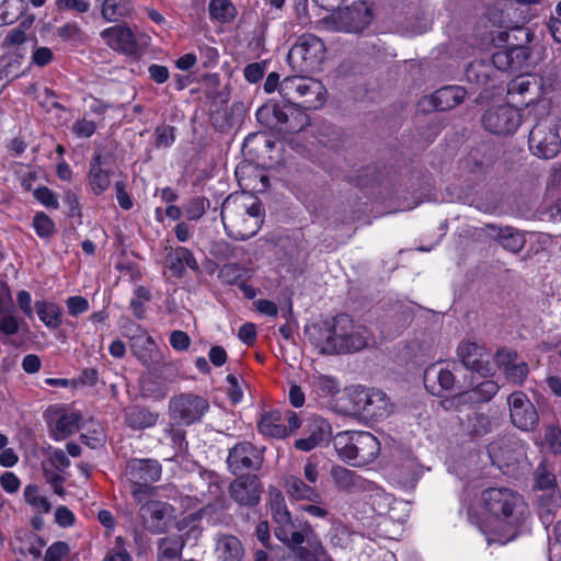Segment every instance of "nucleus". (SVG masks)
Instances as JSON below:
<instances>
[{
    "mask_svg": "<svg viewBox=\"0 0 561 561\" xmlns=\"http://www.w3.org/2000/svg\"><path fill=\"white\" fill-rule=\"evenodd\" d=\"M310 340L321 354L357 352L365 348L370 332L365 325L355 324L345 313L337 314L332 323L313 327Z\"/></svg>",
    "mask_w": 561,
    "mask_h": 561,
    "instance_id": "1",
    "label": "nucleus"
},
{
    "mask_svg": "<svg viewBox=\"0 0 561 561\" xmlns=\"http://www.w3.org/2000/svg\"><path fill=\"white\" fill-rule=\"evenodd\" d=\"M271 513L276 524L274 534L278 540L289 548L309 546L311 556L322 552V542L308 520L293 517L287 508L283 494L272 489L270 492Z\"/></svg>",
    "mask_w": 561,
    "mask_h": 561,
    "instance_id": "2",
    "label": "nucleus"
},
{
    "mask_svg": "<svg viewBox=\"0 0 561 561\" xmlns=\"http://www.w3.org/2000/svg\"><path fill=\"white\" fill-rule=\"evenodd\" d=\"M482 502L489 516L508 533L500 540L501 543L514 539L516 528L529 515L528 505L523 496L508 488H489L482 493Z\"/></svg>",
    "mask_w": 561,
    "mask_h": 561,
    "instance_id": "3",
    "label": "nucleus"
},
{
    "mask_svg": "<svg viewBox=\"0 0 561 561\" xmlns=\"http://www.w3.org/2000/svg\"><path fill=\"white\" fill-rule=\"evenodd\" d=\"M221 220L230 238L248 240L256 234L263 222L260 203L244 193L229 195L221 206Z\"/></svg>",
    "mask_w": 561,
    "mask_h": 561,
    "instance_id": "4",
    "label": "nucleus"
},
{
    "mask_svg": "<svg viewBox=\"0 0 561 561\" xmlns=\"http://www.w3.org/2000/svg\"><path fill=\"white\" fill-rule=\"evenodd\" d=\"M334 448L341 460L355 467L373 462L380 451V443L369 432H340L333 439Z\"/></svg>",
    "mask_w": 561,
    "mask_h": 561,
    "instance_id": "5",
    "label": "nucleus"
},
{
    "mask_svg": "<svg viewBox=\"0 0 561 561\" xmlns=\"http://www.w3.org/2000/svg\"><path fill=\"white\" fill-rule=\"evenodd\" d=\"M324 42L313 34H302L289 49L287 61L291 69L301 75L312 73L321 69L325 59Z\"/></svg>",
    "mask_w": 561,
    "mask_h": 561,
    "instance_id": "6",
    "label": "nucleus"
},
{
    "mask_svg": "<svg viewBox=\"0 0 561 561\" xmlns=\"http://www.w3.org/2000/svg\"><path fill=\"white\" fill-rule=\"evenodd\" d=\"M209 409L208 399L193 392H183L169 400L170 419L183 426L201 422Z\"/></svg>",
    "mask_w": 561,
    "mask_h": 561,
    "instance_id": "7",
    "label": "nucleus"
},
{
    "mask_svg": "<svg viewBox=\"0 0 561 561\" xmlns=\"http://www.w3.org/2000/svg\"><path fill=\"white\" fill-rule=\"evenodd\" d=\"M354 410L364 417L382 420L392 412V405L385 392L378 389H363L353 394Z\"/></svg>",
    "mask_w": 561,
    "mask_h": 561,
    "instance_id": "8",
    "label": "nucleus"
},
{
    "mask_svg": "<svg viewBox=\"0 0 561 561\" xmlns=\"http://www.w3.org/2000/svg\"><path fill=\"white\" fill-rule=\"evenodd\" d=\"M528 142L530 151L543 159L556 157L561 148L560 134L548 121H540L533 127Z\"/></svg>",
    "mask_w": 561,
    "mask_h": 561,
    "instance_id": "9",
    "label": "nucleus"
},
{
    "mask_svg": "<svg viewBox=\"0 0 561 561\" xmlns=\"http://www.w3.org/2000/svg\"><path fill=\"white\" fill-rule=\"evenodd\" d=\"M301 425L298 413L291 410H275L262 415L259 422L261 434L272 438H285Z\"/></svg>",
    "mask_w": 561,
    "mask_h": 561,
    "instance_id": "10",
    "label": "nucleus"
},
{
    "mask_svg": "<svg viewBox=\"0 0 561 561\" xmlns=\"http://www.w3.org/2000/svg\"><path fill=\"white\" fill-rule=\"evenodd\" d=\"M483 126L492 134L506 136L516 131L520 125V114L510 105L489 108L483 115Z\"/></svg>",
    "mask_w": 561,
    "mask_h": 561,
    "instance_id": "11",
    "label": "nucleus"
},
{
    "mask_svg": "<svg viewBox=\"0 0 561 561\" xmlns=\"http://www.w3.org/2000/svg\"><path fill=\"white\" fill-rule=\"evenodd\" d=\"M510 407V416L514 426L524 432L533 431L538 422L539 415L528 397L522 392H513L507 398Z\"/></svg>",
    "mask_w": 561,
    "mask_h": 561,
    "instance_id": "12",
    "label": "nucleus"
},
{
    "mask_svg": "<svg viewBox=\"0 0 561 561\" xmlns=\"http://www.w3.org/2000/svg\"><path fill=\"white\" fill-rule=\"evenodd\" d=\"M263 462V449L250 442L237 444L229 450L227 463L233 474L244 470H257Z\"/></svg>",
    "mask_w": 561,
    "mask_h": 561,
    "instance_id": "13",
    "label": "nucleus"
},
{
    "mask_svg": "<svg viewBox=\"0 0 561 561\" xmlns=\"http://www.w3.org/2000/svg\"><path fill=\"white\" fill-rule=\"evenodd\" d=\"M500 387L495 381L484 380L472 389L443 401L442 404L446 410L457 409L461 411L465 405H474L491 400L497 393Z\"/></svg>",
    "mask_w": 561,
    "mask_h": 561,
    "instance_id": "14",
    "label": "nucleus"
},
{
    "mask_svg": "<svg viewBox=\"0 0 561 561\" xmlns=\"http://www.w3.org/2000/svg\"><path fill=\"white\" fill-rule=\"evenodd\" d=\"M457 355L467 369L478 373L482 377L493 373V367L489 360L490 354L477 343L461 342L457 348Z\"/></svg>",
    "mask_w": 561,
    "mask_h": 561,
    "instance_id": "15",
    "label": "nucleus"
},
{
    "mask_svg": "<svg viewBox=\"0 0 561 561\" xmlns=\"http://www.w3.org/2000/svg\"><path fill=\"white\" fill-rule=\"evenodd\" d=\"M262 485L256 476H242L234 479L229 485L231 499L240 506L253 507L259 504Z\"/></svg>",
    "mask_w": 561,
    "mask_h": 561,
    "instance_id": "16",
    "label": "nucleus"
},
{
    "mask_svg": "<svg viewBox=\"0 0 561 561\" xmlns=\"http://www.w3.org/2000/svg\"><path fill=\"white\" fill-rule=\"evenodd\" d=\"M530 53L528 47L515 45L507 49L497 50L492 55L490 61L492 70L522 71L527 67Z\"/></svg>",
    "mask_w": 561,
    "mask_h": 561,
    "instance_id": "17",
    "label": "nucleus"
},
{
    "mask_svg": "<svg viewBox=\"0 0 561 561\" xmlns=\"http://www.w3.org/2000/svg\"><path fill=\"white\" fill-rule=\"evenodd\" d=\"M162 467L154 459H130L125 467L128 483H153L160 480Z\"/></svg>",
    "mask_w": 561,
    "mask_h": 561,
    "instance_id": "18",
    "label": "nucleus"
},
{
    "mask_svg": "<svg viewBox=\"0 0 561 561\" xmlns=\"http://www.w3.org/2000/svg\"><path fill=\"white\" fill-rule=\"evenodd\" d=\"M489 454L494 460L508 466L526 456V444L514 436L503 437L490 444Z\"/></svg>",
    "mask_w": 561,
    "mask_h": 561,
    "instance_id": "19",
    "label": "nucleus"
},
{
    "mask_svg": "<svg viewBox=\"0 0 561 561\" xmlns=\"http://www.w3.org/2000/svg\"><path fill=\"white\" fill-rule=\"evenodd\" d=\"M172 506L160 501H148L140 506V514L147 529L152 534H162L168 526V517L172 513Z\"/></svg>",
    "mask_w": 561,
    "mask_h": 561,
    "instance_id": "20",
    "label": "nucleus"
},
{
    "mask_svg": "<svg viewBox=\"0 0 561 561\" xmlns=\"http://www.w3.org/2000/svg\"><path fill=\"white\" fill-rule=\"evenodd\" d=\"M101 37L108 47L126 55H135L138 50L135 34L126 25L107 27L101 32Z\"/></svg>",
    "mask_w": 561,
    "mask_h": 561,
    "instance_id": "21",
    "label": "nucleus"
},
{
    "mask_svg": "<svg viewBox=\"0 0 561 561\" xmlns=\"http://www.w3.org/2000/svg\"><path fill=\"white\" fill-rule=\"evenodd\" d=\"M541 81L533 76H519L507 88L512 101L525 105L536 102L540 96Z\"/></svg>",
    "mask_w": 561,
    "mask_h": 561,
    "instance_id": "22",
    "label": "nucleus"
},
{
    "mask_svg": "<svg viewBox=\"0 0 561 561\" xmlns=\"http://www.w3.org/2000/svg\"><path fill=\"white\" fill-rule=\"evenodd\" d=\"M488 234L497 241L506 251L517 254L526 244V233L511 226H485Z\"/></svg>",
    "mask_w": 561,
    "mask_h": 561,
    "instance_id": "23",
    "label": "nucleus"
},
{
    "mask_svg": "<svg viewBox=\"0 0 561 561\" xmlns=\"http://www.w3.org/2000/svg\"><path fill=\"white\" fill-rule=\"evenodd\" d=\"M495 360L499 367L503 368L506 379L513 383L522 385L529 373L527 363L517 362V353L514 351L499 350Z\"/></svg>",
    "mask_w": 561,
    "mask_h": 561,
    "instance_id": "24",
    "label": "nucleus"
},
{
    "mask_svg": "<svg viewBox=\"0 0 561 561\" xmlns=\"http://www.w3.org/2000/svg\"><path fill=\"white\" fill-rule=\"evenodd\" d=\"M408 518V504L397 500L385 517L378 522L380 535L394 538L402 530V525Z\"/></svg>",
    "mask_w": 561,
    "mask_h": 561,
    "instance_id": "25",
    "label": "nucleus"
},
{
    "mask_svg": "<svg viewBox=\"0 0 561 561\" xmlns=\"http://www.w3.org/2000/svg\"><path fill=\"white\" fill-rule=\"evenodd\" d=\"M330 474L333 479L335 486L339 490L346 492L367 491L371 486V482L367 481L355 471L344 468L342 466H333Z\"/></svg>",
    "mask_w": 561,
    "mask_h": 561,
    "instance_id": "26",
    "label": "nucleus"
},
{
    "mask_svg": "<svg viewBox=\"0 0 561 561\" xmlns=\"http://www.w3.org/2000/svg\"><path fill=\"white\" fill-rule=\"evenodd\" d=\"M307 436L295 442V447L301 451H310L330 437V424L321 417H314L310 421L307 430Z\"/></svg>",
    "mask_w": 561,
    "mask_h": 561,
    "instance_id": "27",
    "label": "nucleus"
},
{
    "mask_svg": "<svg viewBox=\"0 0 561 561\" xmlns=\"http://www.w3.org/2000/svg\"><path fill=\"white\" fill-rule=\"evenodd\" d=\"M167 267L175 277H183L186 268L199 272V265L192 251L185 247L171 249L165 257Z\"/></svg>",
    "mask_w": 561,
    "mask_h": 561,
    "instance_id": "28",
    "label": "nucleus"
},
{
    "mask_svg": "<svg viewBox=\"0 0 561 561\" xmlns=\"http://www.w3.org/2000/svg\"><path fill=\"white\" fill-rule=\"evenodd\" d=\"M425 387L433 393L438 394L440 390H450L455 385L453 371L438 364L428 366L424 371Z\"/></svg>",
    "mask_w": 561,
    "mask_h": 561,
    "instance_id": "29",
    "label": "nucleus"
},
{
    "mask_svg": "<svg viewBox=\"0 0 561 561\" xmlns=\"http://www.w3.org/2000/svg\"><path fill=\"white\" fill-rule=\"evenodd\" d=\"M82 416L78 412L56 411L50 423L51 434L55 440H64L78 432Z\"/></svg>",
    "mask_w": 561,
    "mask_h": 561,
    "instance_id": "30",
    "label": "nucleus"
},
{
    "mask_svg": "<svg viewBox=\"0 0 561 561\" xmlns=\"http://www.w3.org/2000/svg\"><path fill=\"white\" fill-rule=\"evenodd\" d=\"M297 82V100L304 99L302 105L305 108H317L322 104L323 87L319 81L299 73Z\"/></svg>",
    "mask_w": 561,
    "mask_h": 561,
    "instance_id": "31",
    "label": "nucleus"
},
{
    "mask_svg": "<svg viewBox=\"0 0 561 561\" xmlns=\"http://www.w3.org/2000/svg\"><path fill=\"white\" fill-rule=\"evenodd\" d=\"M341 28L347 33L362 32L371 21L369 10L364 7H352L342 11L339 15Z\"/></svg>",
    "mask_w": 561,
    "mask_h": 561,
    "instance_id": "32",
    "label": "nucleus"
},
{
    "mask_svg": "<svg viewBox=\"0 0 561 561\" xmlns=\"http://www.w3.org/2000/svg\"><path fill=\"white\" fill-rule=\"evenodd\" d=\"M466 90L459 85H447L438 89L432 96L431 103L437 111H448L459 105L466 98Z\"/></svg>",
    "mask_w": 561,
    "mask_h": 561,
    "instance_id": "33",
    "label": "nucleus"
},
{
    "mask_svg": "<svg viewBox=\"0 0 561 561\" xmlns=\"http://www.w3.org/2000/svg\"><path fill=\"white\" fill-rule=\"evenodd\" d=\"M460 425L471 436H483L492 431L491 417L479 410H471L460 417Z\"/></svg>",
    "mask_w": 561,
    "mask_h": 561,
    "instance_id": "34",
    "label": "nucleus"
},
{
    "mask_svg": "<svg viewBox=\"0 0 561 561\" xmlns=\"http://www.w3.org/2000/svg\"><path fill=\"white\" fill-rule=\"evenodd\" d=\"M466 80L476 87H494V71L489 61L474 60L465 71Z\"/></svg>",
    "mask_w": 561,
    "mask_h": 561,
    "instance_id": "35",
    "label": "nucleus"
},
{
    "mask_svg": "<svg viewBox=\"0 0 561 561\" xmlns=\"http://www.w3.org/2000/svg\"><path fill=\"white\" fill-rule=\"evenodd\" d=\"M285 490L286 493L296 501H310L318 503L321 497L313 486L306 484L300 478L295 476L286 477Z\"/></svg>",
    "mask_w": 561,
    "mask_h": 561,
    "instance_id": "36",
    "label": "nucleus"
},
{
    "mask_svg": "<svg viewBox=\"0 0 561 561\" xmlns=\"http://www.w3.org/2000/svg\"><path fill=\"white\" fill-rule=\"evenodd\" d=\"M159 420V413L146 408L131 407L125 411V422L133 430H145L153 426Z\"/></svg>",
    "mask_w": 561,
    "mask_h": 561,
    "instance_id": "37",
    "label": "nucleus"
},
{
    "mask_svg": "<svg viewBox=\"0 0 561 561\" xmlns=\"http://www.w3.org/2000/svg\"><path fill=\"white\" fill-rule=\"evenodd\" d=\"M216 551L224 561H241L244 549L241 541L232 535H224L217 539Z\"/></svg>",
    "mask_w": 561,
    "mask_h": 561,
    "instance_id": "38",
    "label": "nucleus"
},
{
    "mask_svg": "<svg viewBox=\"0 0 561 561\" xmlns=\"http://www.w3.org/2000/svg\"><path fill=\"white\" fill-rule=\"evenodd\" d=\"M283 113L286 117L282 119L280 130L286 133H297L309 125V116L296 104L285 105Z\"/></svg>",
    "mask_w": 561,
    "mask_h": 561,
    "instance_id": "39",
    "label": "nucleus"
},
{
    "mask_svg": "<svg viewBox=\"0 0 561 561\" xmlns=\"http://www.w3.org/2000/svg\"><path fill=\"white\" fill-rule=\"evenodd\" d=\"M35 309L39 320L48 329H57L61 324L62 310L57 304L47 300H36Z\"/></svg>",
    "mask_w": 561,
    "mask_h": 561,
    "instance_id": "40",
    "label": "nucleus"
},
{
    "mask_svg": "<svg viewBox=\"0 0 561 561\" xmlns=\"http://www.w3.org/2000/svg\"><path fill=\"white\" fill-rule=\"evenodd\" d=\"M421 474V466L413 458H408L394 470L396 479L403 488L407 489L414 488Z\"/></svg>",
    "mask_w": 561,
    "mask_h": 561,
    "instance_id": "41",
    "label": "nucleus"
},
{
    "mask_svg": "<svg viewBox=\"0 0 561 561\" xmlns=\"http://www.w3.org/2000/svg\"><path fill=\"white\" fill-rule=\"evenodd\" d=\"M133 11L130 0H104L101 8L102 18L106 22H118Z\"/></svg>",
    "mask_w": 561,
    "mask_h": 561,
    "instance_id": "42",
    "label": "nucleus"
},
{
    "mask_svg": "<svg viewBox=\"0 0 561 561\" xmlns=\"http://www.w3.org/2000/svg\"><path fill=\"white\" fill-rule=\"evenodd\" d=\"M184 541L181 536L161 538L158 542L159 561H180Z\"/></svg>",
    "mask_w": 561,
    "mask_h": 561,
    "instance_id": "43",
    "label": "nucleus"
},
{
    "mask_svg": "<svg viewBox=\"0 0 561 561\" xmlns=\"http://www.w3.org/2000/svg\"><path fill=\"white\" fill-rule=\"evenodd\" d=\"M283 110L284 106L282 107L278 104L266 103L257 108L256 119L265 127L280 129L282 119L286 117Z\"/></svg>",
    "mask_w": 561,
    "mask_h": 561,
    "instance_id": "44",
    "label": "nucleus"
},
{
    "mask_svg": "<svg viewBox=\"0 0 561 561\" xmlns=\"http://www.w3.org/2000/svg\"><path fill=\"white\" fill-rule=\"evenodd\" d=\"M129 339L133 353L140 359H146L154 347L152 337L139 325H135V332Z\"/></svg>",
    "mask_w": 561,
    "mask_h": 561,
    "instance_id": "45",
    "label": "nucleus"
},
{
    "mask_svg": "<svg viewBox=\"0 0 561 561\" xmlns=\"http://www.w3.org/2000/svg\"><path fill=\"white\" fill-rule=\"evenodd\" d=\"M101 156L95 154L90 162L89 180L94 194H102L110 186V176L101 168Z\"/></svg>",
    "mask_w": 561,
    "mask_h": 561,
    "instance_id": "46",
    "label": "nucleus"
},
{
    "mask_svg": "<svg viewBox=\"0 0 561 561\" xmlns=\"http://www.w3.org/2000/svg\"><path fill=\"white\" fill-rule=\"evenodd\" d=\"M209 15L219 23H229L237 16V9L230 0H210Z\"/></svg>",
    "mask_w": 561,
    "mask_h": 561,
    "instance_id": "47",
    "label": "nucleus"
},
{
    "mask_svg": "<svg viewBox=\"0 0 561 561\" xmlns=\"http://www.w3.org/2000/svg\"><path fill=\"white\" fill-rule=\"evenodd\" d=\"M368 491L374 492L370 495V507L381 520L397 500L391 494L376 488L373 483Z\"/></svg>",
    "mask_w": 561,
    "mask_h": 561,
    "instance_id": "48",
    "label": "nucleus"
},
{
    "mask_svg": "<svg viewBox=\"0 0 561 561\" xmlns=\"http://www.w3.org/2000/svg\"><path fill=\"white\" fill-rule=\"evenodd\" d=\"M24 501L36 512L47 514L51 510L48 499L41 495L39 488L36 484H27L23 491Z\"/></svg>",
    "mask_w": 561,
    "mask_h": 561,
    "instance_id": "49",
    "label": "nucleus"
},
{
    "mask_svg": "<svg viewBox=\"0 0 561 561\" xmlns=\"http://www.w3.org/2000/svg\"><path fill=\"white\" fill-rule=\"evenodd\" d=\"M209 206L210 203L206 197L195 196L183 206V213L187 220L196 221L204 216Z\"/></svg>",
    "mask_w": 561,
    "mask_h": 561,
    "instance_id": "50",
    "label": "nucleus"
},
{
    "mask_svg": "<svg viewBox=\"0 0 561 561\" xmlns=\"http://www.w3.org/2000/svg\"><path fill=\"white\" fill-rule=\"evenodd\" d=\"M312 387L320 397H332L340 391V385L334 377L327 375H314L312 377Z\"/></svg>",
    "mask_w": 561,
    "mask_h": 561,
    "instance_id": "51",
    "label": "nucleus"
},
{
    "mask_svg": "<svg viewBox=\"0 0 561 561\" xmlns=\"http://www.w3.org/2000/svg\"><path fill=\"white\" fill-rule=\"evenodd\" d=\"M20 330V321L12 312L7 311L0 314V341L8 343L9 339Z\"/></svg>",
    "mask_w": 561,
    "mask_h": 561,
    "instance_id": "52",
    "label": "nucleus"
},
{
    "mask_svg": "<svg viewBox=\"0 0 561 561\" xmlns=\"http://www.w3.org/2000/svg\"><path fill=\"white\" fill-rule=\"evenodd\" d=\"M290 550L284 554L278 561H321L324 556V547L322 546V552L311 556L309 546H296L289 548Z\"/></svg>",
    "mask_w": 561,
    "mask_h": 561,
    "instance_id": "53",
    "label": "nucleus"
},
{
    "mask_svg": "<svg viewBox=\"0 0 561 561\" xmlns=\"http://www.w3.org/2000/svg\"><path fill=\"white\" fill-rule=\"evenodd\" d=\"M298 80L299 73L286 77L279 84V93L288 104H295L297 101Z\"/></svg>",
    "mask_w": 561,
    "mask_h": 561,
    "instance_id": "54",
    "label": "nucleus"
},
{
    "mask_svg": "<svg viewBox=\"0 0 561 561\" xmlns=\"http://www.w3.org/2000/svg\"><path fill=\"white\" fill-rule=\"evenodd\" d=\"M536 486L540 490H549L556 486V476L547 465L540 463L535 473Z\"/></svg>",
    "mask_w": 561,
    "mask_h": 561,
    "instance_id": "55",
    "label": "nucleus"
},
{
    "mask_svg": "<svg viewBox=\"0 0 561 561\" xmlns=\"http://www.w3.org/2000/svg\"><path fill=\"white\" fill-rule=\"evenodd\" d=\"M242 274L243 270L239 264L228 263L220 268L218 277L222 283L233 285L237 284L239 279H241Z\"/></svg>",
    "mask_w": 561,
    "mask_h": 561,
    "instance_id": "56",
    "label": "nucleus"
},
{
    "mask_svg": "<svg viewBox=\"0 0 561 561\" xmlns=\"http://www.w3.org/2000/svg\"><path fill=\"white\" fill-rule=\"evenodd\" d=\"M33 227L41 238H47L53 234L55 225L47 215L38 213L34 216Z\"/></svg>",
    "mask_w": 561,
    "mask_h": 561,
    "instance_id": "57",
    "label": "nucleus"
},
{
    "mask_svg": "<svg viewBox=\"0 0 561 561\" xmlns=\"http://www.w3.org/2000/svg\"><path fill=\"white\" fill-rule=\"evenodd\" d=\"M151 483H129V490L133 499L138 504H144L154 494V488L150 485Z\"/></svg>",
    "mask_w": 561,
    "mask_h": 561,
    "instance_id": "58",
    "label": "nucleus"
},
{
    "mask_svg": "<svg viewBox=\"0 0 561 561\" xmlns=\"http://www.w3.org/2000/svg\"><path fill=\"white\" fill-rule=\"evenodd\" d=\"M175 128L169 125L158 126L154 130L156 146L170 147L175 141Z\"/></svg>",
    "mask_w": 561,
    "mask_h": 561,
    "instance_id": "59",
    "label": "nucleus"
},
{
    "mask_svg": "<svg viewBox=\"0 0 561 561\" xmlns=\"http://www.w3.org/2000/svg\"><path fill=\"white\" fill-rule=\"evenodd\" d=\"M115 543L116 546L107 551L102 561H131V556L124 548V539L116 537Z\"/></svg>",
    "mask_w": 561,
    "mask_h": 561,
    "instance_id": "60",
    "label": "nucleus"
},
{
    "mask_svg": "<svg viewBox=\"0 0 561 561\" xmlns=\"http://www.w3.org/2000/svg\"><path fill=\"white\" fill-rule=\"evenodd\" d=\"M45 465L56 471L64 472L70 466V460L62 449H54Z\"/></svg>",
    "mask_w": 561,
    "mask_h": 561,
    "instance_id": "61",
    "label": "nucleus"
},
{
    "mask_svg": "<svg viewBox=\"0 0 561 561\" xmlns=\"http://www.w3.org/2000/svg\"><path fill=\"white\" fill-rule=\"evenodd\" d=\"M69 551L70 548L67 542L56 541L46 550L44 561H61Z\"/></svg>",
    "mask_w": 561,
    "mask_h": 561,
    "instance_id": "62",
    "label": "nucleus"
},
{
    "mask_svg": "<svg viewBox=\"0 0 561 561\" xmlns=\"http://www.w3.org/2000/svg\"><path fill=\"white\" fill-rule=\"evenodd\" d=\"M54 59V54L50 48L46 46L35 47L32 51L31 64L37 67H45Z\"/></svg>",
    "mask_w": 561,
    "mask_h": 561,
    "instance_id": "63",
    "label": "nucleus"
},
{
    "mask_svg": "<svg viewBox=\"0 0 561 561\" xmlns=\"http://www.w3.org/2000/svg\"><path fill=\"white\" fill-rule=\"evenodd\" d=\"M546 442L553 454L561 453V430L559 426H549L545 433Z\"/></svg>",
    "mask_w": 561,
    "mask_h": 561,
    "instance_id": "64",
    "label": "nucleus"
}]
</instances>
